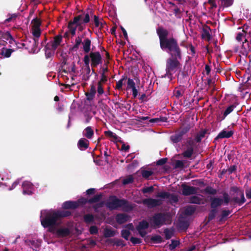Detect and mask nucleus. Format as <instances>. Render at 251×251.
<instances>
[{
    "instance_id": "59",
    "label": "nucleus",
    "mask_w": 251,
    "mask_h": 251,
    "mask_svg": "<svg viewBox=\"0 0 251 251\" xmlns=\"http://www.w3.org/2000/svg\"><path fill=\"white\" fill-rule=\"evenodd\" d=\"M23 188H26V189H33V185L29 181H24L23 183L22 184Z\"/></svg>"
},
{
    "instance_id": "53",
    "label": "nucleus",
    "mask_w": 251,
    "mask_h": 251,
    "mask_svg": "<svg viewBox=\"0 0 251 251\" xmlns=\"http://www.w3.org/2000/svg\"><path fill=\"white\" fill-rule=\"evenodd\" d=\"M156 196L162 199H169L170 197V193L166 192H161L158 193Z\"/></svg>"
},
{
    "instance_id": "58",
    "label": "nucleus",
    "mask_w": 251,
    "mask_h": 251,
    "mask_svg": "<svg viewBox=\"0 0 251 251\" xmlns=\"http://www.w3.org/2000/svg\"><path fill=\"white\" fill-rule=\"evenodd\" d=\"M89 232L91 234L96 235L98 233V228L96 226H92L89 228Z\"/></svg>"
},
{
    "instance_id": "22",
    "label": "nucleus",
    "mask_w": 251,
    "mask_h": 251,
    "mask_svg": "<svg viewBox=\"0 0 251 251\" xmlns=\"http://www.w3.org/2000/svg\"><path fill=\"white\" fill-rule=\"evenodd\" d=\"M109 63L108 61L105 63L104 65L105 66L104 67H102V72L101 73V78L99 81L105 83L107 81V76L105 75V73L108 72V68L107 66V64Z\"/></svg>"
},
{
    "instance_id": "52",
    "label": "nucleus",
    "mask_w": 251,
    "mask_h": 251,
    "mask_svg": "<svg viewBox=\"0 0 251 251\" xmlns=\"http://www.w3.org/2000/svg\"><path fill=\"white\" fill-rule=\"evenodd\" d=\"M130 234L131 233L129 230L123 229L121 231V236L126 240H128V237Z\"/></svg>"
},
{
    "instance_id": "12",
    "label": "nucleus",
    "mask_w": 251,
    "mask_h": 251,
    "mask_svg": "<svg viewBox=\"0 0 251 251\" xmlns=\"http://www.w3.org/2000/svg\"><path fill=\"white\" fill-rule=\"evenodd\" d=\"M149 227V223L145 220L139 222L138 225L136 226V229L138 231L139 235L142 237H144L147 234V231L145 230Z\"/></svg>"
},
{
    "instance_id": "7",
    "label": "nucleus",
    "mask_w": 251,
    "mask_h": 251,
    "mask_svg": "<svg viewBox=\"0 0 251 251\" xmlns=\"http://www.w3.org/2000/svg\"><path fill=\"white\" fill-rule=\"evenodd\" d=\"M90 22V16L88 12H82L81 14L75 16L73 21H69V26H72L75 23L87 24Z\"/></svg>"
},
{
    "instance_id": "16",
    "label": "nucleus",
    "mask_w": 251,
    "mask_h": 251,
    "mask_svg": "<svg viewBox=\"0 0 251 251\" xmlns=\"http://www.w3.org/2000/svg\"><path fill=\"white\" fill-rule=\"evenodd\" d=\"M210 201L211 208H218L222 206V198L218 197H211L209 199Z\"/></svg>"
},
{
    "instance_id": "38",
    "label": "nucleus",
    "mask_w": 251,
    "mask_h": 251,
    "mask_svg": "<svg viewBox=\"0 0 251 251\" xmlns=\"http://www.w3.org/2000/svg\"><path fill=\"white\" fill-rule=\"evenodd\" d=\"M231 213V211L229 210L223 209L220 215V221H224Z\"/></svg>"
},
{
    "instance_id": "61",
    "label": "nucleus",
    "mask_w": 251,
    "mask_h": 251,
    "mask_svg": "<svg viewBox=\"0 0 251 251\" xmlns=\"http://www.w3.org/2000/svg\"><path fill=\"white\" fill-rule=\"evenodd\" d=\"M154 190V188L153 186H151L150 187H147L143 188L142 192L143 193H150L153 192Z\"/></svg>"
},
{
    "instance_id": "30",
    "label": "nucleus",
    "mask_w": 251,
    "mask_h": 251,
    "mask_svg": "<svg viewBox=\"0 0 251 251\" xmlns=\"http://www.w3.org/2000/svg\"><path fill=\"white\" fill-rule=\"evenodd\" d=\"M236 107V106L234 104L230 105L229 106L227 107V108L225 110V111L224 112L223 115L221 118H220V119L219 120L220 121L224 120L225 118L231 112H232L234 109V108Z\"/></svg>"
},
{
    "instance_id": "35",
    "label": "nucleus",
    "mask_w": 251,
    "mask_h": 251,
    "mask_svg": "<svg viewBox=\"0 0 251 251\" xmlns=\"http://www.w3.org/2000/svg\"><path fill=\"white\" fill-rule=\"evenodd\" d=\"M219 1H221L220 8H224L231 6L233 3L234 0H219Z\"/></svg>"
},
{
    "instance_id": "26",
    "label": "nucleus",
    "mask_w": 251,
    "mask_h": 251,
    "mask_svg": "<svg viewBox=\"0 0 251 251\" xmlns=\"http://www.w3.org/2000/svg\"><path fill=\"white\" fill-rule=\"evenodd\" d=\"M207 132V129H202L195 136V140L197 143H200L201 139L204 138Z\"/></svg>"
},
{
    "instance_id": "25",
    "label": "nucleus",
    "mask_w": 251,
    "mask_h": 251,
    "mask_svg": "<svg viewBox=\"0 0 251 251\" xmlns=\"http://www.w3.org/2000/svg\"><path fill=\"white\" fill-rule=\"evenodd\" d=\"M82 45L84 52L88 53L91 50V41L89 38H86L83 40Z\"/></svg>"
},
{
    "instance_id": "51",
    "label": "nucleus",
    "mask_w": 251,
    "mask_h": 251,
    "mask_svg": "<svg viewBox=\"0 0 251 251\" xmlns=\"http://www.w3.org/2000/svg\"><path fill=\"white\" fill-rule=\"evenodd\" d=\"M153 174V172L152 171L149 170H143L141 172L142 176L146 179L149 178V177L152 176Z\"/></svg>"
},
{
    "instance_id": "3",
    "label": "nucleus",
    "mask_w": 251,
    "mask_h": 251,
    "mask_svg": "<svg viewBox=\"0 0 251 251\" xmlns=\"http://www.w3.org/2000/svg\"><path fill=\"white\" fill-rule=\"evenodd\" d=\"M105 205L110 210H117L122 208L125 211H130L133 209L129 201L124 199H120L116 196H111L109 201L105 203Z\"/></svg>"
},
{
    "instance_id": "34",
    "label": "nucleus",
    "mask_w": 251,
    "mask_h": 251,
    "mask_svg": "<svg viewBox=\"0 0 251 251\" xmlns=\"http://www.w3.org/2000/svg\"><path fill=\"white\" fill-rule=\"evenodd\" d=\"M196 207L194 205H189L186 207L184 210V214L186 215L190 216L193 215L195 212Z\"/></svg>"
},
{
    "instance_id": "8",
    "label": "nucleus",
    "mask_w": 251,
    "mask_h": 251,
    "mask_svg": "<svg viewBox=\"0 0 251 251\" xmlns=\"http://www.w3.org/2000/svg\"><path fill=\"white\" fill-rule=\"evenodd\" d=\"M102 194H97L96 195L94 196L93 198L88 200L86 198L82 197L77 201H75L76 203V204L78 205V207L79 206H83L84 205L86 204L87 203H96L100 201V200L102 198Z\"/></svg>"
},
{
    "instance_id": "42",
    "label": "nucleus",
    "mask_w": 251,
    "mask_h": 251,
    "mask_svg": "<svg viewBox=\"0 0 251 251\" xmlns=\"http://www.w3.org/2000/svg\"><path fill=\"white\" fill-rule=\"evenodd\" d=\"M189 226V224L187 221H180L178 224V226L181 230H186Z\"/></svg>"
},
{
    "instance_id": "45",
    "label": "nucleus",
    "mask_w": 251,
    "mask_h": 251,
    "mask_svg": "<svg viewBox=\"0 0 251 251\" xmlns=\"http://www.w3.org/2000/svg\"><path fill=\"white\" fill-rule=\"evenodd\" d=\"M3 37L4 39H6L7 40H9V43L11 44H15V43L16 41L14 40V38H13V37L12 36V35H11V34L7 32H6L3 36Z\"/></svg>"
},
{
    "instance_id": "17",
    "label": "nucleus",
    "mask_w": 251,
    "mask_h": 251,
    "mask_svg": "<svg viewBox=\"0 0 251 251\" xmlns=\"http://www.w3.org/2000/svg\"><path fill=\"white\" fill-rule=\"evenodd\" d=\"M70 233V230L67 227L60 228L57 229L55 227V231L54 234H55L58 237H64L69 236Z\"/></svg>"
},
{
    "instance_id": "64",
    "label": "nucleus",
    "mask_w": 251,
    "mask_h": 251,
    "mask_svg": "<svg viewBox=\"0 0 251 251\" xmlns=\"http://www.w3.org/2000/svg\"><path fill=\"white\" fill-rule=\"evenodd\" d=\"M184 165L182 161L181 160H176L175 165V168H183Z\"/></svg>"
},
{
    "instance_id": "28",
    "label": "nucleus",
    "mask_w": 251,
    "mask_h": 251,
    "mask_svg": "<svg viewBox=\"0 0 251 251\" xmlns=\"http://www.w3.org/2000/svg\"><path fill=\"white\" fill-rule=\"evenodd\" d=\"M194 148L192 147H187L186 150L184 151L182 153V155L183 157L186 158H189L191 157L193 153H194Z\"/></svg>"
},
{
    "instance_id": "2",
    "label": "nucleus",
    "mask_w": 251,
    "mask_h": 251,
    "mask_svg": "<svg viewBox=\"0 0 251 251\" xmlns=\"http://www.w3.org/2000/svg\"><path fill=\"white\" fill-rule=\"evenodd\" d=\"M72 213L68 210H59L46 214L44 218L41 216V223L44 228H48V231L54 233L55 226L58 225L57 221L62 218L71 215Z\"/></svg>"
},
{
    "instance_id": "36",
    "label": "nucleus",
    "mask_w": 251,
    "mask_h": 251,
    "mask_svg": "<svg viewBox=\"0 0 251 251\" xmlns=\"http://www.w3.org/2000/svg\"><path fill=\"white\" fill-rule=\"evenodd\" d=\"M49 48H47V44L45 46V56L46 58H51L54 53L55 50H53L52 49H50V46L49 47Z\"/></svg>"
},
{
    "instance_id": "33",
    "label": "nucleus",
    "mask_w": 251,
    "mask_h": 251,
    "mask_svg": "<svg viewBox=\"0 0 251 251\" xmlns=\"http://www.w3.org/2000/svg\"><path fill=\"white\" fill-rule=\"evenodd\" d=\"M202 199L197 196H193L189 198V202L197 204H201Z\"/></svg>"
},
{
    "instance_id": "1",
    "label": "nucleus",
    "mask_w": 251,
    "mask_h": 251,
    "mask_svg": "<svg viewBox=\"0 0 251 251\" xmlns=\"http://www.w3.org/2000/svg\"><path fill=\"white\" fill-rule=\"evenodd\" d=\"M156 33L159 39L161 49L170 55V57L166 61V73L164 77L172 79L173 74L180 68L182 51L177 39L174 37H168L169 32L167 29L159 26L156 29Z\"/></svg>"
},
{
    "instance_id": "20",
    "label": "nucleus",
    "mask_w": 251,
    "mask_h": 251,
    "mask_svg": "<svg viewBox=\"0 0 251 251\" xmlns=\"http://www.w3.org/2000/svg\"><path fill=\"white\" fill-rule=\"evenodd\" d=\"M233 134V131L232 130L226 131V130H223L222 131H221L218 135L217 136V137L215 138V140H217L219 139H222V138H228L231 137Z\"/></svg>"
},
{
    "instance_id": "29",
    "label": "nucleus",
    "mask_w": 251,
    "mask_h": 251,
    "mask_svg": "<svg viewBox=\"0 0 251 251\" xmlns=\"http://www.w3.org/2000/svg\"><path fill=\"white\" fill-rule=\"evenodd\" d=\"M83 221L87 224H93L95 221L94 216L92 214H86L83 216Z\"/></svg>"
},
{
    "instance_id": "18",
    "label": "nucleus",
    "mask_w": 251,
    "mask_h": 251,
    "mask_svg": "<svg viewBox=\"0 0 251 251\" xmlns=\"http://www.w3.org/2000/svg\"><path fill=\"white\" fill-rule=\"evenodd\" d=\"M115 219L117 223L121 225L129 220V216L125 213H119L116 215Z\"/></svg>"
},
{
    "instance_id": "50",
    "label": "nucleus",
    "mask_w": 251,
    "mask_h": 251,
    "mask_svg": "<svg viewBox=\"0 0 251 251\" xmlns=\"http://www.w3.org/2000/svg\"><path fill=\"white\" fill-rule=\"evenodd\" d=\"M171 242V244L169 245V249L170 250L175 249L180 244L179 241L178 240H172Z\"/></svg>"
},
{
    "instance_id": "62",
    "label": "nucleus",
    "mask_w": 251,
    "mask_h": 251,
    "mask_svg": "<svg viewBox=\"0 0 251 251\" xmlns=\"http://www.w3.org/2000/svg\"><path fill=\"white\" fill-rule=\"evenodd\" d=\"M188 76V74L186 72L183 71L181 72L178 75V79L183 80Z\"/></svg>"
},
{
    "instance_id": "11",
    "label": "nucleus",
    "mask_w": 251,
    "mask_h": 251,
    "mask_svg": "<svg viewBox=\"0 0 251 251\" xmlns=\"http://www.w3.org/2000/svg\"><path fill=\"white\" fill-rule=\"evenodd\" d=\"M181 187L182 188V195L185 196L196 194L198 189V188L188 185L184 183L181 184Z\"/></svg>"
},
{
    "instance_id": "43",
    "label": "nucleus",
    "mask_w": 251,
    "mask_h": 251,
    "mask_svg": "<svg viewBox=\"0 0 251 251\" xmlns=\"http://www.w3.org/2000/svg\"><path fill=\"white\" fill-rule=\"evenodd\" d=\"M111 242L113 243L114 245L117 246H120L122 247H124L126 246V244L124 243V241L120 239H114L112 240Z\"/></svg>"
},
{
    "instance_id": "13",
    "label": "nucleus",
    "mask_w": 251,
    "mask_h": 251,
    "mask_svg": "<svg viewBox=\"0 0 251 251\" xmlns=\"http://www.w3.org/2000/svg\"><path fill=\"white\" fill-rule=\"evenodd\" d=\"M62 40V36L61 35H58L54 37V40L47 43V48L50 46V49L53 50H55L57 47L60 45Z\"/></svg>"
},
{
    "instance_id": "6",
    "label": "nucleus",
    "mask_w": 251,
    "mask_h": 251,
    "mask_svg": "<svg viewBox=\"0 0 251 251\" xmlns=\"http://www.w3.org/2000/svg\"><path fill=\"white\" fill-rule=\"evenodd\" d=\"M169 216L164 213H155L150 220L151 226L153 228H159L166 224V222L169 221Z\"/></svg>"
},
{
    "instance_id": "37",
    "label": "nucleus",
    "mask_w": 251,
    "mask_h": 251,
    "mask_svg": "<svg viewBox=\"0 0 251 251\" xmlns=\"http://www.w3.org/2000/svg\"><path fill=\"white\" fill-rule=\"evenodd\" d=\"M150 240L151 243L153 244L161 243L164 241L162 237L159 235H155L151 236Z\"/></svg>"
},
{
    "instance_id": "63",
    "label": "nucleus",
    "mask_w": 251,
    "mask_h": 251,
    "mask_svg": "<svg viewBox=\"0 0 251 251\" xmlns=\"http://www.w3.org/2000/svg\"><path fill=\"white\" fill-rule=\"evenodd\" d=\"M204 83L205 86H207V89H208L212 84H213L214 83V81H213L212 79L211 78H208L207 79H205L204 80Z\"/></svg>"
},
{
    "instance_id": "55",
    "label": "nucleus",
    "mask_w": 251,
    "mask_h": 251,
    "mask_svg": "<svg viewBox=\"0 0 251 251\" xmlns=\"http://www.w3.org/2000/svg\"><path fill=\"white\" fill-rule=\"evenodd\" d=\"M127 87L128 89H133L136 88L135 83L132 79L129 78L127 80Z\"/></svg>"
},
{
    "instance_id": "49",
    "label": "nucleus",
    "mask_w": 251,
    "mask_h": 251,
    "mask_svg": "<svg viewBox=\"0 0 251 251\" xmlns=\"http://www.w3.org/2000/svg\"><path fill=\"white\" fill-rule=\"evenodd\" d=\"M32 34L34 38H37L39 40V38L41 35V31L40 28H32Z\"/></svg>"
},
{
    "instance_id": "56",
    "label": "nucleus",
    "mask_w": 251,
    "mask_h": 251,
    "mask_svg": "<svg viewBox=\"0 0 251 251\" xmlns=\"http://www.w3.org/2000/svg\"><path fill=\"white\" fill-rule=\"evenodd\" d=\"M102 82H100V81H98V82L97 92L98 93V96L102 95L104 93V90H103V88L102 87Z\"/></svg>"
},
{
    "instance_id": "24",
    "label": "nucleus",
    "mask_w": 251,
    "mask_h": 251,
    "mask_svg": "<svg viewBox=\"0 0 251 251\" xmlns=\"http://www.w3.org/2000/svg\"><path fill=\"white\" fill-rule=\"evenodd\" d=\"M210 30V28L208 26L203 27L201 31V38L209 41L211 39V35L209 32Z\"/></svg>"
},
{
    "instance_id": "57",
    "label": "nucleus",
    "mask_w": 251,
    "mask_h": 251,
    "mask_svg": "<svg viewBox=\"0 0 251 251\" xmlns=\"http://www.w3.org/2000/svg\"><path fill=\"white\" fill-rule=\"evenodd\" d=\"M130 240L133 245L139 244L142 242V239L134 237H131Z\"/></svg>"
},
{
    "instance_id": "60",
    "label": "nucleus",
    "mask_w": 251,
    "mask_h": 251,
    "mask_svg": "<svg viewBox=\"0 0 251 251\" xmlns=\"http://www.w3.org/2000/svg\"><path fill=\"white\" fill-rule=\"evenodd\" d=\"M168 161V158H162L160 159H159L156 161V165L158 166H162L164 165Z\"/></svg>"
},
{
    "instance_id": "40",
    "label": "nucleus",
    "mask_w": 251,
    "mask_h": 251,
    "mask_svg": "<svg viewBox=\"0 0 251 251\" xmlns=\"http://www.w3.org/2000/svg\"><path fill=\"white\" fill-rule=\"evenodd\" d=\"M211 209L210 210L209 213L208 214V221L210 222L213 220L216 215V214L218 212L217 209V208H211Z\"/></svg>"
},
{
    "instance_id": "31",
    "label": "nucleus",
    "mask_w": 251,
    "mask_h": 251,
    "mask_svg": "<svg viewBox=\"0 0 251 251\" xmlns=\"http://www.w3.org/2000/svg\"><path fill=\"white\" fill-rule=\"evenodd\" d=\"M115 231L110 228H105L103 231V236L105 238H109L114 236Z\"/></svg>"
},
{
    "instance_id": "27",
    "label": "nucleus",
    "mask_w": 251,
    "mask_h": 251,
    "mask_svg": "<svg viewBox=\"0 0 251 251\" xmlns=\"http://www.w3.org/2000/svg\"><path fill=\"white\" fill-rule=\"evenodd\" d=\"M94 132L91 126H87L83 131V135L88 139H91Z\"/></svg>"
},
{
    "instance_id": "47",
    "label": "nucleus",
    "mask_w": 251,
    "mask_h": 251,
    "mask_svg": "<svg viewBox=\"0 0 251 251\" xmlns=\"http://www.w3.org/2000/svg\"><path fill=\"white\" fill-rule=\"evenodd\" d=\"M222 203L225 205H227L230 202V198L227 193L224 192L223 193V198H222Z\"/></svg>"
},
{
    "instance_id": "19",
    "label": "nucleus",
    "mask_w": 251,
    "mask_h": 251,
    "mask_svg": "<svg viewBox=\"0 0 251 251\" xmlns=\"http://www.w3.org/2000/svg\"><path fill=\"white\" fill-rule=\"evenodd\" d=\"M62 208L64 209H75L78 208V205L75 201H68L63 203Z\"/></svg>"
},
{
    "instance_id": "39",
    "label": "nucleus",
    "mask_w": 251,
    "mask_h": 251,
    "mask_svg": "<svg viewBox=\"0 0 251 251\" xmlns=\"http://www.w3.org/2000/svg\"><path fill=\"white\" fill-rule=\"evenodd\" d=\"M204 193L207 194L215 195L217 193L216 189L213 188L211 186H207L203 191Z\"/></svg>"
},
{
    "instance_id": "4",
    "label": "nucleus",
    "mask_w": 251,
    "mask_h": 251,
    "mask_svg": "<svg viewBox=\"0 0 251 251\" xmlns=\"http://www.w3.org/2000/svg\"><path fill=\"white\" fill-rule=\"evenodd\" d=\"M230 190L233 196L231 199V202L241 206L246 201L244 190L241 187L235 186H232L230 187Z\"/></svg>"
},
{
    "instance_id": "54",
    "label": "nucleus",
    "mask_w": 251,
    "mask_h": 251,
    "mask_svg": "<svg viewBox=\"0 0 251 251\" xmlns=\"http://www.w3.org/2000/svg\"><path fill=\"white\" fill-rule=\"evenodd\" d=\"M134 181L133 177L132 176H129L125 178L123 180V184L124 185H127L132 183Z\"/></svg>"
},
{
    "instance_id": "23",
    "label": "nucleus",
    "mask_w": 251,
    "mask_h": 251,
    "mask_svg": "<svg viewBox=\"0 0 251 251\" xmlns=\"http://www.w3.org/2000/svg\"><path fill=\"white\" fill-rule=\"evenodd\" d=\"M96 93V87L93 84L90 85V90L89 92L85 93L87 97V100L89 101L93 100Z\"/></svg>"
},
{
    "instance_id": "5",
    "label": "nucleus",
    "mask_w": 251,
    "mask_h": 251,
    "mask_svg": "<svg viewBox=\"0 0 251 251\" xmlns=\"http://www.w3.org/2000/svg\"><path fill=\"white\" fill-rule=\"evenodd\" d=\"M192 125L190 123H184L180 128L175 133L170 136V140L174 144H176L181 142L183 136L186 134L192 127Z\"/></svg>"
},
{
    "instance_id": "21",
    "label": "nucleus",
    "mask_w": 251,
    "mask_h": 251,
    "mask_svg": "<svg viewBox=\"0 0 251 251\" xmlns=\"http://www.w3.org/2000/svg\"><path fill=\"white\" fill-rule=\"evenodd\" d=\"M89 141L85 138H81L77 143L78 148L81 151L86 150L89 147Z\"/></svg>"
},
{
    "instance_id": "48",
    "label": "nucleus",
    "mask_w": 251,
    "mask_h": 251,
    "mask_svg": "<svg viewBox=\"0 0 251 251\" xmlns=\"http://www.w3.org/2000/svg\"><path fill=\"white\" fill-rule=\"evenodd\" d=\"M126 79H127V77L126 76L123 75L122 78L116 82V85L115 87V89L119 90L122 89V86L123 84V81H124V80H126Z\"/></svg>"
},
{
    "instance_id": "41",
    "label": "nucleus",
    "mask_w": 251,
    "mask_h": 251,
    "mask_svg": "<svg viewBox=\"0 0 251 251\" xmlns=\"http://www.w3.org/2000/svg\"><path fill=\"white\" fill-rule=\"evenodd\" d=\"M82 37L81 36H78L75 40V44L72 47V50L74 51H76L78 48L79 46L81 43H82Z\"/></svg>"
},
{
    "instance_id": "46",
    "label": "nucleus",
    "mask_w": 251,
    "mask_h": 251,
    "mask_svg": "<svg viewBox=\"0 0 251 251\" xmlns=\"http://www.w3.org/2000/svg\"><path fill=\"white\" fill-rule=\"evenodd\" d=\"M31 24L32 28H40L41 22L39 19L36 17L32 20Z\"/></svg>"
},
{
    "instance_id": "15",
    "label": "nucleus",
    "mask_w": 251,
    "mask_h": 251,
    "mask_svg": "<svg viewBox=\"0 0 251 251\" xmlns=\"http://www.w3.org/2000/svg\"><path fill=\"white\" fill-rule=\"evenodd\" d=\"M84 24V23H75L72 25V26H69V22L68 25V28L69 29V31L70 32L72 35L74 36L75 34V31L76 28L78 27V29L79 31H82L85 28V26L83 25Z\"/></svg>"
},
{
    "instance_id": "44",
    "label": "nucleus",
    "mask_w": 251,
    "mask_h": 251,
    "mask_svg": "<svg viewBox=\"0 0 251 251\" xmlns=\"http://www.w3.org/2000/svg\"><path fill=\"white\" fill-rule=\"evenodd\" d=\"M164 233L165 234V238L167 240H169L171 238V237L174 235V230H170L167 228H165L164 230Z\"/></svg>"
},
{
    "instance_id": "14",
    "label": "nucleus",
    "mask_w": 251,
    "mask_h": 251,
    "mask_svg": "<svg viewBox=\"0 0 251 251\" xmlns=\"http://www.w3.org/2000/svg\"><path fill=\"white\" fill-rule=\"evenodd\" d=\"M39 44V40L37 38H31V40L27 42V46L25 49L30 50L34 53L37 50V48Z\"/></svg>"
},
{
    "instance_id": "10",
    "label": "nucleus",
    "mask_w": 251,
    "mask_h": 251,
    "mask_svg": "<svg viewBox=\"0 0 251 251\" xmlns=\"http://www.w3.org/2000/svg\"><path fill=\"white\" fill-rule=\"evenodd\" d=\"M142 203L149 208H153L162 204V201L160 200L152 198L143 199Z\"/></svg>"
},
{
    "instance_id": "9",
    "label": "nucleus",
    "mask_w": 251,
    "mask_h": 251,
    "mask_svg": "<svg viewBox=\"0 0 251 251\" xmlns=\"http://www.w3.org/2000/svg\"><path fill=\"white\" fill-rule=\"evenodd\" d=\"M90 57L91 61V65L92 67H96L102 63V56L99 51L91 52Z\"/></svg>"
},
{
    "instance_id": "32",
    "label": "nucleus",
    "mask_w": 251,
    "mask_h": 251,
    "mask_svg": "<svg viewBox=\"0 0 251 251\" xmlns=\"http://www.w3.org/2000/svg\"><path fill=\"white\" fill-rule=\"evenodd\" d=\"M13 51H14V50L13 49L2 48L0 51V54L8 58L11 56L12 52Z\"/></svg>"
}]
</instances>
